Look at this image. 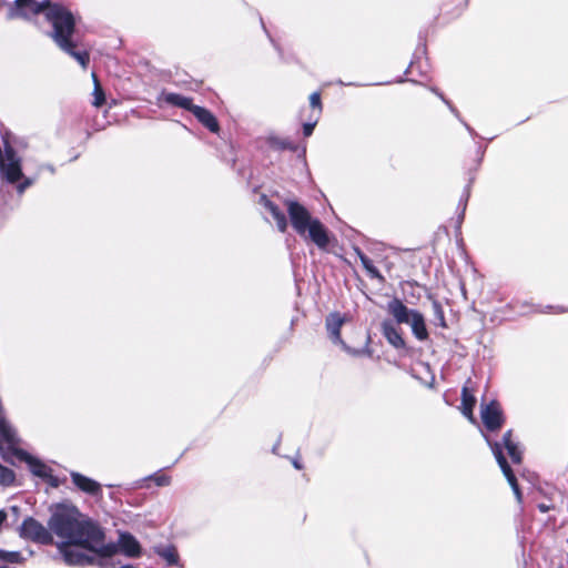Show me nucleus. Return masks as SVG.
Masks as SVG:
<instances>
[{"label": "nucleus", "instance_id": "1", "mask_svg": "<svg viewBox=\"0 0 568 568\" xmlns=\"http://www.w3.org/2000/svg\"><path fill=\"white\" fill-rule=\"evenodd\" d=\"M48 526L52 534L62 539L60 544H77L102 558L115 555L114 542L104 544L103 529L75 506H58Z\"/></svg>", "mask_w": 568, "mask_h": 568}, {"label": "nucleus", "instance_id": "2", "mask_svg": "<svg viewBox=\"0 0 568 568\" xmlns=\"http://www.w3.org/2000/svg\"><path fill=\"white\" fill-rule=\"evenodd\" d=\"M41 12L44 13L45 19L52 26L51 37L57 45L74 58L83 69H87L90 61L89 52L87 50H75L78 47L73 40L75 19L64 6L50 0H16L14 6L8 12V18L30 19Z\"/></svg>", "mask_w": 568, "mask_h": 568}, {"label": "nucleus", "instance_id": "3", "mask_svg": "<svg viewBox=\"0 0 568 568\" xmlns=\"http://www.w3.org/2000/svg\"><path fill=\"white\" fill-rule=\"evenodd\" d=\"M285 206L291 224L295 232L307 237L318 247L325 250L329 244V236L323 223L312 216L310 211L295 200H285Z\"/></svg>", "mask_w": 568, "mask_h": 568}, {"label": "nucleus", "instance_id": "4", "mask_svg": "<svg viewBox=\"0 0 568 568\" xmlns=\"http://www.w3.org/2000/svg\"><path fill=\"white\" fill-rule=\"evenodd\" d=\"M387 310L397 324H409L417 339L425 341L428 338L425 320L419 312L408 308L398 298L392 300L387 305Z\"/></svg>", "mask_w": 568, "mask_h": 568}, {"label": "nucleus", "instance_id": "5", "mask_svg": "<svg viewBox=\"0 0 568 568\" xmlns=\"http://www.w3.org/2000/svg\"><path fill=\"white\" fill-rule=\"evenodd\" d=\"M20 537L49 545L53 541L52 531L32 517L26 518L19 529Z\"/></svg>", "mask_w": 568, "mask_h": 568}, {"label": "nucleus", "instance_id": "6", "mask_svg": "<svg viewBox=\"0 0 568 568\" xmlns=\"http://www.w3.org/2000/svg\"><path fill=\"white\" fill-rule=\"evenodd\" d=\"M346 322V316L341 314L339 312H332L326 316L325 326L328 333L329 338L334 344L339 345L345 352L352 354L353 356H358L363 353V351L353 349L346 345V343L341 337V328Z\"/></svg>", "mask_w": 568, "mask_h": 568}, {"label": "nucleus", "instance_id": "7", "mask_svg": "<svg viewBox=\"0 0 568 568\" xmlns=\"http://www.w3.org/2000/svg\"><path fill=\"white\" fill-rule=\"evenodd\" d=\"M20 439L12 425L3 417L0 416V452L3 456L14 455L22 452L19 449Z\"/></svg>", "mask_w": 568, "mask_h": 568}, {"label": "nucleus", "instance_id": "8", "mask_svg": "<svg viewBox=\"0 0 568 568\" xmlns=\"http://www.w3.org/2000/svg\"><path fill=\"white\" fill-rule=\"evenodd\" d=\"M485 438H486L489 447L491 448V452H493L503 474L507 478V481L509 483L517 500L521 501V493H520L517 479L503 454L501 444L497 443V442H491L486 435H485Z\"/></svg>", "mask_w": 568, "mask_h": 568}, {"label": "nucleus", "instance_id": "9", "mask_svg": "<svg viewBox=\"0 0 568 568\" xmlns=\"http://www.w3.org/2000/svg\"><path fill=\"white\" fill-rule=\"evenodd\" d=\"M77 544H58L63 560L69 566H87L94 562V558L87 555L83 550L75 548Z\"/></svg>", "mask_w": 568, "mask_h": 568}, {"label": "nucleus", "instance_id": "10", "mask_svg": "<svg viewBox=\"0 0 568 568\" xmlns=\"http://www.w3.org/2000/svg\"><path fill=\"white\" fill-rule=\"evenodd\" d=\"M480 416L484 426L491 432L499 429L504 423L500 406L495 400H491L489 404L481 405Z\"/></svg>", "mask_w": 568, "mask_h": 568}, {"label": "nucleus", "instance_id": "11", "mask_svg": "<svg viewBox=\"0 0 568 568\" xmlns=\"http://www.w3.org/2000/svg\"><path fill=\"white\" fill-rule=\"evenodd\" d=\"M70 477L73 485L82 493H85L93 497L102 496V486L97 480L87 477L78 471H71Z\"/></svg>", "mask_w": 568, "mask_h": 568}, {"label": "nucleus", "instance_id": "12", "mask_svg": "<svg viewBox=\"0 0 568 568\" xmlns=\"http://www.w3.org/2000/svg\"><path fill=\"white\" fill-rule=\"evenodd\" d=\"M116 545V552L121 551L128 557L135 558L141 554L139 541L129 532H121Z\"/></svg>", "mask_w": 568, "mask_h": 568}, {"label": "nucleus", "instance_id": "13", "mask_svg": "<svg viewBox=\"0 0 568 568\" xmlns=\"http://www.w3.org/2000/svg\"><path fill=\"white\" fill-rule=\"evenodd\" d=\"M260 204L263 205L276 222L277 230L284 233L287 230L288 223L284 212L274 204L266 195L260 196Z\"/></svg>", "mask_w": 568, "mask_h": 568}, {"label": "nucleus", "instance_id": "14", "mask_svg": "<svg viewBox=\"0 0 568 568\" xmlns=\"http://www.w3.org/2000/svg\"><path fill=\"white\" fill-rule=\"evenodd\" d=\"M17 457L20 460L24 462L29 466V468L33 475H36L40 478L49 477L50 468L45 464H43L40 459L31 456L29 453H27L24 450L17 453Z\"/></svg>", "mask_w": 568, "mask_h": 568}, {"label": "nucleus", "instance_id": "15", "mask_svg": "<svg viewBox=\"0 0 568 568\" xmlns=\"http://www.w3.org/2000/svg\"><path fill=\"white\" fill-rule=\"evenodd\" d=\"M470 379L466 382L462 389V413L465 417L468 418L469 422L475 423L476 419L474 417V407L476 404V398L474 396L473 389L469 387Z\"/></svg>", "mask_w": 568, "mask_h": 568}, {"label": "nucleus", "instance_id": "16", "mask_svg": "<svg viewBox=\"0 0 568 568\" xmlns=\"http://www.w3.org/2000/svg\"><path fill=\"white\" fill-rule=\"evenodd\" d=\"M382 333L387 342L395 348L399 349L405 347V341L392 321L386 320L382 323Z\"/></svg>", "mask_w": 568, "mask_h": 568}, {"label": "nucleus", "instance_id": "17", "mask_svg": "<svg viewBox=\"0 0 568 568\" xmlns=\"http://www.w3.org/2000/svg\"><path fill=\"white\" fill-rule=\"evenodd\" d=\"M193 115L211 132L216 133L220 129L216 118L207 109L195 105L192 108Z\"/></svg>", "mask_w": 568, "mask_h": 568}, {"label": "nucleus", "instance_id": "18", "mask_svg": "<svg viewBox=\"0 0 568 568\" xmlns=\"http://www.w3.org/2000/svg\"><path fill=\"white\" fill-rule=\"evenodd\" d=\"M162 100L170 105L178 106V108L187 110L190 112H192V108L195 106V104H193L191 98L179 94V93L163 92Z\"/></svg>", "mask_w": 568, "mask_h": 568}, {"label": "nucleus", "instance_id": "19", "mask_svg": "<svg viewBox=\"0 0 568 568\" xmlns=\"http://www.w3.org/2000/svg\"><path fill=\"white\" fill-rule=\"evenodd\" d=\"M511 430H508L503 436V445L506 448L511 462L514 464L521 463V452L516 443L511 439Z\"/></svg>", "mask_w": 568, "mask_h": 568}, {"label": "nucleus", "instance_id": "20", "mask_svg": "<svg viewBox=\"0 0 568 568\" xmlns=\"http://www.w3.org/2000/svg\"><path fill=\"white\" fill-rule=\"evenodd\" d=\"M267 144L270 148L274 150H291L295 151L296 146L295 144L287 138H282L278 135L271 134L267 136Z\"/></svg>", "mask_w": 568, "mask_h": 568}, {"label": "nucleus", "instance_id": "21", "mask_svg": "<svg viewBox=\"0 0 568 568\" xmlns=\"http://www.w3.org/2000/svg\"><path fill=\"white\" fill-rule=\"evenodd\" d=\"M355 252H356V255L359 257L361 263H362L363 267L366 270L367 274L372 278H377L381 282H383L384 277L382 276L379 271L374 266L372 260L368 256H366L359 248H355Z\"/></svg>", "mask_w": 568, "mask_h": 568}, {"label": "nucleus", "instance_id": "22", "mask_svg": "<svg viewBox=\"0 0 568 568\" xmlns=\"http://www.w3.org/2000/svg\"><path fill=\"white\" fill-rule=\"evenodd\" d=\"M156 554L162 557L168 565L174 566L179 562V554L173 546L160 547L155 549Z\"/></svg>", "mask_w": 568, "mask_h": 568}, {"label": "nucleus", "instance_id": "23", "mask_svg": "<svg viewBox=\"0 0 568 568\" xmlns=\"http://www.w3.org/2000/svg\"><path fill=\"white\" fill-rule=\"evenodd\" d=\"M0 560L10 564H23L26 559L19 551H7L0 549Z\"/></svg>", "mask_w": 568, "mask_h": 568}, {"label": "nucleus", "instance_id": "24", "mask_svg": "<svg viewBox=\"0 0 568 568\" xmlns=\"http://www.w3.org/2000/svg\"><path fill=\"white\" fill-rule=\"evenodd\" d=\"M92 78H93V82H94V89H93V102L92 104L95 106V108H100L104 101H105V97H104V92L97 79V75L94 73H92Z\"/></svg>", "mask_w": 568, "mask_h": 568}, {"label": "nucleus", "instance_id": "25", "mask_svg": "<svg viewBox=\"0 0 568 568\" xmlns=\"http://www.w3.org/2000/svg\"><path fill=\"white\" fill-rule=\"evenodd\" d=\"M16 479L14 471L0 464V485L10 486Z\"/></svg>", "mask_w": 568, "mask_h": 568}, {"label": "nucleus", "instance_id": "26", "mask_svg": "<svg viewBox=\"0 0 568 568\" xmlns=\"http://www.w3.org/2000/svg\"><path fill=\"white\" fill-rule=\"evenodd\" d=\"M146 480H154V483L158 486H160V487L168 486L171 483V478L169 476L160 475V474H153V475H151V476H149V477L138 481L135 487H142V483L146 481Z\"/></svg>", "mask_w": 568, "mask_h": 568}, {"label": "nucleus", "instance_id": "27", "mask_svg": "<svg viewBox=\"0 0 568 568\" xmlns=\"http://www.w3.org/2000/svg\"><path fill=\"white\" fill-rule=\"evenodd\" d=\"M310 103L313 109H318V112L322 110L321 95L318 92H314L310 97Z\"/></svg>", "mask_w": 568, "mask_h": 568}, {"label": "nucleus", "instance_id": "28", "mask_svg": "<svg viewBox=\"0 0 568 568\" xmlns=\"http://www.w3.org/2000/svg\"><path fill=\"white\" fill-rule=\"evenodd\" d=\"M315 124L316 123L314 122V123H305L303 125V133H304L305 136H310L313 133Z\"/></svg>", "mask_w": 568, "mask_h": 568}, {"label": "nucleus", "instance_id": "29", "mask_svg": "<svg viewBox=\"0 0 568 568\" xmlns=\"http://www.w3.org/2000/svg\"><path fill=\"white\" fill-rule=\"evenodd\" d=\"M8 515L4 510H0V528L2 527L3 523L7 520Z\"/></svg>", "mask_w": 568, "mask_h": 568}, {"label": "nucleus", "instance_id": "30", "mask_svg": "<svg viewBox=\"0 0 568 568\" xmlns=\"http://www.w3.org/2000/svg\"><path fill=\"white\" fill-rule=\"evenodd\" d=\"M538 508H539V510L541 513H547L550 509V507L548 505H545V504L538 505Z\"/></svg>", "mask_w": 568, "mask_h": 568}, {"label": "nucleus", "instance_id": "31", "mask_svg": "<svg viewBox=\"0 0 568 568\" xmlns=\"http://www.w3.org/2000/svg\"><path fill=\"white\" fill-rule=\"evenodd\" d=\"M440 98L445 101V103L449 106L450 111L456 115L458 116V112L455 110V108L453 105L449 104L448 101H446L442 95Z\"/></svg>", "mask_w": 568, "mask_h": 568}, {"label": "nucleus", "instance_id": "32", "mask_svg": "<svg viewBox=\"0 0 568 568\" xmlns=\"http://www.w3.org/2000/svg\"><path fill=\"white\" fill-rule=\"evenodd\" d=\"M42 168H43V169H47V170H48V171H50L51 173H54V171H55V170H54V168H53L52 165H50V164H45V165H43Z\"/></svg>", "mask_w": 568, "mask_h": 568}, {"label": "nucleus", "instance_id": "33", "mask_svg": "<svg viewBox=\"0 0 568 568\" xmlns=\"http://www.w3.org/2000/svg\"><path fill=\"white\" fill-rule=\"evenodd\" d=\"M293 465H294V467L296 469H301L302 468L301 464L298 462H296V460L293 463Z\"/></svg>", "mask_w": 568, "mask_h": 568}, {"label": "nucleus", "instance_id": "34", "mask_svg": "<svg viewBox=\"0 0 568 568\" xmlns=\"http://www.w3.org/2000/svg\"><path fill=\"white\" fill-rule=\"evenodd\" d=\"M0 568H8L7 566H0Z\"/></svg>", "mask_w": 568, "mask_h": 568}]
</instances>
